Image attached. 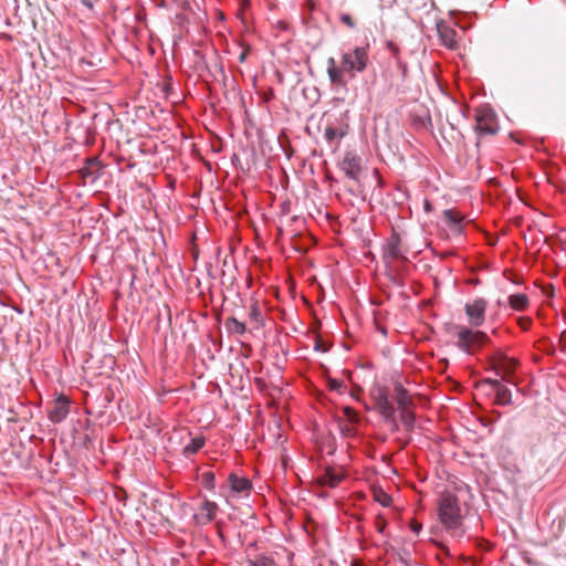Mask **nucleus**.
Here are the masks:
<instances>
[{"mask_svg":"<svg viewBox=\"0 0 566 566\" xmlns=\"http://www.w3.org/2000/svg\"><path fill=\"white\" fill-rule=\"evenodd\" d=\"M394 54H395V56H397V55H398V51H397V49H395Z\"/></svg>","mask_w":566,"mask_h":566,"instance_id":"nucleus-43","label":"nucleus"},{"mask_svg":"<svg viewBox=\"0 0 566 566\" xmlns=\"http://www.w3.org/2000/svg\"><path fill=\"white\" fill-rule=\"evenodd\" d=\"M248 52H249V49H244V50L241 51V53H240V55L238 57L240 63H244L245 62L247 56H248Z\"/></svg>","mask_w":566,"mask_h":566,"instance_id":"nucleus-37","label":"nucleus"},{"mask_svg":"<svg viewBox=\"0 0 566 566\" xmlns=\"http://www.w3.org/2000/svg\"><path fill=\"white\" fill-rule=\"evenodd\" d=\"M376 407L380 415L387 420L395 419V408L390 402L387 394L385 391H380L376 398Z\"/></svg>","mask_w":566,"mask_h":566,"instance_id":"nucleus-14","label":"nucleus"},{"mask_svg":"<svg viewBox=\"0 0 566 566\" xmlns=\"http://www.w3.org/2000/svg\"><path fill=\"white\" fill-rule=\"evenodd\" d=\"M218 505L205 499L199 509L198 512L193 514V518L198 525H207L210 522H212L217 515Z\"/></svg>","mask_w":566,"mask_h":566,"instance_id":"nucleus-10","label":"nucleus"},{"mask_svg":"<svg viewBox=\"0 0 566 566\" xmlns=\"http://www.w3.org/2000/svg\"><path fill=\"white\" fill-rule=\"evenodd\" d=\"M397 65L400 69L402 76L406 77L407 75V64L402 62L400 59L397 57Z\"/></svg>","mask_w":566,"mask_h":566,"instance_id":"nucleus-35","label":"nucleus"},{"mask_svg":"<svg viewBox=\"0 0 566 566\" xmlns=\"http://www.w3.org/2000/svg\"><path fill=\"white\" fill-rule=\"evenodd\" d=\"M420 530H421V525H420V524H415V525H412V531H413L415 533H417V534H418V533L420 532Z\"/></svg>","mask_w":566,"mask_h":566,"instance_id":"nucleus-39","label":"nucleus"},{"mask_svg":"<svg viewBox=\"0 0 566 566\" xmlns=\"http://www.w3.org/2000/svg\"><path fill=\"white\" fill-rule=\"evenodd\" d=\"M368 44L356 46L352 52L342 54L340 64L347 73H363L369 62Z\"/></svg>","mask_w":566,"mask_h":566,"instance_id":"nucleus-4","label":"nucleus"},{"mask_svg":"<svg viewBox=\"0 0 566 566\" xmlns=\"http://www.w3.org/2000/svg\"><path fill=\"white\" fill-rule=\"evenodd\" d=\"M339 19H340V21H342L344 24H346V25H347L348 28H350V29H354V28L356 27L355 21H354V20H353V18H352L349 14H347V13H343V14H340Z\"/></svg>","mask_w":566,"mask_h":566,"instance_id":"nucleus-31","label":"nucleus"},{"mask_svg":"<svg viewBox=\"0 0 566 566\" xmlns=\"http://www.w3.org/2000/svg\"><path fill=\"white\" fill-rule=\"evenodd\" d=\"M386 524H387V522H386V520L384 517L377 516L376 522H375V526H376V528H377V531L379 533H384Z\"/></svg>","mask_w":566,"mask_h":566,"instance_id":"nucleus-33","label":"nucleus"},{"mask_svg":"<svg viewBox=\"0 0 566 566\" xmlns=\"http://www.w3.org/2000/svg\"><path fill=\"white\" fill-rule=\"evenodd\" d=\"M249 566H276V564L269 556L258 555L254 559H249Z\"/></svg>","mask_w":566,"mask_h":566,"instance_id":"nucleus-26","label":"nucleus"},{"mask_svg":"<svg viewBox=\"0 0 566 566\" xmlns=\"http://www.w3.org/2000/svg\"><path fill=\"white\" fill-rule=\"evenodd\" d=\"M438 518L448 532L461 537L463 535V507L459 496L452 491L443 492L437 502Z\"/></svg>","mask_w":566,"mask_h":566,"instance_id":"nucleus-1","label":"nucleus"},{"mask_svg":"<svg viewBox=\"0 0 566 566\" xmlns=\"http://www.w3.org/2000/svg\"><path fill=\"white\" fill-rule=\"evenodd\" d=\"M356 423H352V422H348V421H345L343 418H337V426H338V429H339V432L340 434L344 437V438H353L356 436L357 433V430H356V427H355Z\"/></svg>","mask_w":566,"mask_h":566,"instance_id":"nucleus-21","label":"nucleus"},{"mask_svg":"<svg viewBox=\"0 0 566 566\" xmlns=\"http://www.w3.org/2000/svg\"><path fill=\"white\" fill-rule=\"evenodd\" d=\"M346 177L357 181L361 172V157L355 151H347L340 163Z\"/></svg>","mask_w":566,"mask_h":566,"instance_id":"nucleus-7","label":"nucleus"},{"mask_svg":"<svg viewBox=\"0 0 566 566\" xmlns=\"http://www.w3.org/2000/svg\"><path fill=\"white\" fill-rule=\"evenodd\" d=\"M251 319L255 321V322H261L262 321V314H261V310L260 307L258 306V304H253L251 307H250V313H249Z\"/></svg>","mask_w":566,"mask_h":566,"instance_id":"nucleus-30","label":"nucleus"},{"mask_svg":"<svg viewBox=\"0 0 566 566\" xmlns=\"http://www.w3.org/2000/svg\"><path fill=\"white\" fill-rule=\"evenodd\" d=\"M205 444L203 438H193L190 443L184 448V453L187 455L197 453Z\"/></svg>","mask_w":566,"mask_h":566,"instance_id":"nucleus-25","label":"nucleus"},{"mask_svg":"<svg viewBox=\"0 0 566 566\" xmlns=\"http://www.w3.org/2000/svg\"><path fill=\"white\" fill-rule=\"evenodd\" d=\"M424 207H426V210H429V209H430V205H429V202H428V201H426V206H424Z\"/></svg>","mask_w":566,"mask_h":566,"instance_id":"nucleus-41","label":"nucleus"},{"mask_svg":"<svg viewBox=\"0 0 566 566\" xmlns=\"http://www.w3.org/2000/svg\"><path fill=\"white\" fill-rule=\"evenodd\" d=\"M517 360L506 356L505 354L499 352L492 358V368L496 373L497 376H501L502 380L513 384L511 376L513 375Z\"/></svg>","mask_w":566,"mask_h":566,"instance_id":"nucleus-5","label":"nucleus"},{"mask_svg":"<svg viewBox=\"0 0 566 566\" xmlns=\"http://www.w3.org/2000/svg\"><path fill=\"white\" fill-rule=\"evenodd\" d=\"M375 499H376V501H377V502H379L382 506H389V505H390V503H391V497H390L387 493H385V492H382V491H380L379 493H376V494H375Z\"/></svg>","mask_w":566,"mask_h":566,"instance_id":"nucleus-29","label":"nucleus"},{"mask_svg":"<svg viewBox=\"0 0 566 566\" xmlns=\"http://www.w3.org/2000/svg\"><path fill=\"white\" fill-rule=\"evenodd\" d=\"M224 326L233 334L243 335L247 332L245 324L238 321L235 317H229L226 321Z\"/></svg>","mask_w":566,"mask_h":566,"instance_id":"nucleus-22","label":"nucleus"},{"mask_svg":"<svg viewBox=\"0 0 566 566\" xmlns=\"http://www.w3.org/2000/svg\"><path fill=\"white\" fill-rule=\"evenodd\" d=\"M443 217L453 231L459 233L462 231L463 216L460 212L448 209L443 211Z\"/></svg>","mask_w":566,"mask_h":566,"instance_id":"nucleus-19","label":"nucleus"},{"mask_svg":"<svg viewBox=\"0 0 566 566\" xmlns=\"http://www.w3.org/2000/svg\"><path fill=\"white\" fill-rule=\"evenodd\" d=\"M328 387H329L331 390L336 391L338 394H342L343 389L346 388L344 381L343 380H338V379H329L328 380Z\"/></svg>","mask_w":566,"mask_h":566,"instance_id":"nucleus-28","label":"nucleus"},{"mask_svg":"<svg viewBox=\"0 0 566 566\" xmlns=\"http://www.w3.org/2000/svg\"><path fill=\"white\" fill-rule=\"evenodd\" d=\"M549 296H553L554 295V286L553 285H549V293H548Z\"/></svg>","mask_w":566,"mask_h":566,"instance_id":"nucleus-40","label":"nucleus"},{"mask_svg":"<svg viewBox=\"0 0 566 566\" xmlns=\"http://www.w3.org/2000/svg\"><path fill=\"white\" fill-rule=\"evenodd\" d=\"M348 115L347 113H343L333 120L327 122L324 128V139L334 150H336L339 147L340 140L348 134Z\"/></svg>","mask_w":566,"mask_h":566,"instance_id":"nucleus-3","label":"nucleus"},{"mask_svg":"<svg viewBox=\"0 0 566 566\" xmlns=\"http://www.w3.org/2000/svg\"><path fill=\"white\" fill-rule=\"evenodd\" d=\"M475 130L479 134L494 135L497 133V124L494 115L491 112H480L475 118Z\"/></svg>","mask_w":566,"mask_h":566,"instance_id":"nucleus-9","label":"nucleus"},{"mask_svg":"<svg viewBox=\"0 0 566 566\" xmlns=\"http://www.w3.org/2000/svg\"><path fill=\"white\" fill-rule=\"evenodd\" d=\"M203 476H205L207 486L213 488V480H214L213 474L209 472V473H206Z\"/></svg>","mask_w":566,"mask_h":566,"instance_id":"nucleus-36","label":"nucleus"},{"mask_svg":"<svg viewBox=\"0 0 566 566\" xmlns=\"http://www.w3.org/2000/svg\"><path fill=\"white\" fill-rule=\"evenodd\" d=\"M503 380L502 379H496V378H486L485 379V382L488 385H490L494 390H497L499 388H501L503 386Z\"/></svg>","mask_w":566,"mask_h":566,"instance_id":"nucleus-32","label":"nucleus"},{"mask_svg":"<svg viewBox=\"0 0 566 566\" xmlns=\"http://www.w3.org/2000/svg\"><path fill=\"white\" fill-rule=\"evenodd\" d=\"M69 399L64 396L59 397L55 401L52 408L49 411V418L53 422H61L66 418V416L70 412L69 408Z\"/></svg>","mask_w":566,"mask_h":566,"instance_id":"nucleus-11","label":"nucleus"},{"mask_svg":"<svg viewBox=\"0 0 566 566\" xmlns=\"http://www.w3.org/2000/svg\"><path fill=\"white\" fill-rule=\"evenodd\" d=\"M531 323H532V321L530 317H521L518 321V324L523 329H528V327L531 326Z\"/></svg>","mask_w":566,"mask_h":566,"instance_id":"nucleus-34","label":"nucleus"},{"mask_svg":"<svg viewBox=\"0 0 566 566\" xmlns=\"http://www.w3.org/2000/svg\"><path fill=\"white\" fill-rule=\"evenodd\" d=\"M401 560H402V563H403L405 565L409 566V564H408V562H407L406 559H402V558H401Z\"/></svg>","mask_w":566,"mask_h":566,"instance_id":"nucleus-42","label":"nucleus"},{"mask_svg":"<svg viewBox=\"0 0 566 566\" xmlns=\"http://www.w3.org/2000/svg\"><path fill=\"white\" fill-rule=\"evenodd\" d=\"M343 415H344V420L345 421H348V422H352V423H357L358 422V415L357 412L352 408V407H344L343 408Z\"/></svg>","mask_w":566,"mask_h":566,"instance_id":"nucleus-27","label":"nucleus"},{"mask_svg":"<svg viewBox=\"0 0 566 566\" xmlns=\"http://www.w3.org/2000/svg\"><path fill=\"white\" fill-rule=\"evenodd\" d=\"M344 479V473L334 468H327L323 474L317 478V483L322 486L336 488Z\"/></svg>","mask_w":566,"mask_h":566,"instance_id":"nucleus-13","label":"nucleus"},{"mask_svg":"<svg viewBox=\"0 0 566 566\" xmlns=\"http://www.w3.org/2000/svg\"><path fill=\"white\" fill-rule=\"evenodd\" d=\"M496 394V402L500 405H510L512 402V395L511 390L506 386H502L497 390H495Z\"/></svg>","mask_w":566,"mask_h":566,"instance_id":"nucleus-24","label":"nucleus"},{"mask_svg":"<svg viewBox=\"0 0 566 566\" xmlns=\"http://www.w3.org/2000/svg\"><path fill=\"white\" fill-rule=\"evenodd\" d=\"M488 306V302L482 298H475L471 303H467L464 306V312L468 317V322L472 327H480L483 325L485 321V310Z\"/></svg>","mask_w":566,"mask_h":566,"instance_id":"nucleus-6","label":"nucleus"},{"mask_svg":"<svg viewBox=\"0 0 566 566\" xmlns=\"http://www.w3.org/2000/svg\"><path fill=\"white\" fill-rule=\"evenodd\" d=\"M453 337L457 338L455 345L467 354H472L475 349L482 347L488 342V336L481 331H474L469 326H454Z\"/></svg>","mask_w":566,"mask_h":566,"instance_id":"nucleus-2","label":"nucleus"},{"mask_svg":"<svg viewBox=\"0 0 566 566\" xmlns=\"http://www.w3.org/2000/svg\"><path fill=\"white\" fill-rule=\"evenodd\" d=\"M437 31L442 45L451 50L457 48V32L454 29L447 23L441 22L437 24Z\"/></svg>","mask_w":566,"mask_h":566,"instance_id":"nucleus-12","label":"nucleus"},{"mask_svg":"<svg viewBox=\"0 0 566 566\" xmlns=\"http://www.w3.org/2000/svg\"><path fill=\"white\" fill-rule=\"evenodd\" d=\"M510 306L516 311H523L528 306V297L526 294H512L509 297Z\"/></svg>","mask_w":566,"mask_h":566,"instance_id":"nucleus-20","label":"nucleus"},{"mask_svg":"<svg viewBox=\"0 0 566 566\" xmlns=\"http://www.w3.org/2000/svg\"><path fill=\"white\" fill-rule=\"evenodd\" d=\"M228 483H229L231 490L235 493L249 492L252 486L249 479H247L244 476H239L235 473H231L228 476Z\"/></svg>","mask_w":566,"mask_h":566,"instance_id":"nucleus-16","label":"nucleus"},{"mask_svg":"<svg viewBox=\"0 0 566 566\" xmlns=\"http://www.w3.org/2000/svg\"><path fill=\"white\" fill-rule=\"evenodd\" d=\"M345 73L347 72L343 70L342 64L339 66L336 65V61L334 57H329L327 60V75L332 84L345 85Z\"/></svg>","mask_w":566,"mask_h":566,"instance_id":"nucleus-15","label":"nucleus"},{"mask_svg":"<svg viewBox=\"0 0 566 566\" xmlns=\"http://www.w3.org/2000/svg\"><path fill=\"white\" fill-rule=\"evenodd\" d=\"M382 258L387 264L403 258L401 240L398 233L394 232L382 248Z\"/></svg>","mask_w":566,"mask_h":566,"instance_id":"nucleus-8","label":"nucleus"},{"mask_svg":"<svg viewBox=\"0 0 566 566\" xmlns=\"http://www.w3.org/2000/svg\"><path fill=\"white\" fill-rule=\"evenodd\" d=\"M102 166L97 159H87L86 166L81 169L83 178H90L95 181L99 177Z\"/></svg>","mask_w":566,"mask_h":566,"instance_id":"nucleus-18","label":"nucleus"},{"mask_svg":"<svg viewBox=\"0 0 566 566\" xmlns=\"http://www.w3.org/2000/svg\"><path fill=\"white\" fill-rule=\"evenodd\" d=\"M395 400L399 410L412 407L411 396L400 384L395 385Z\"/></svg>","mask_w":566,"mask_h":566,"instance_id":"nucleus-17","label":"nucleus"},{"mask_svg":"<svg viewBox=\"0 0 566 566\" xmlns=\"http://www.w3.org/2000/svg\"><path fill=\"white\" fill-rule=\"evenodd\" d=\"M98 0H81V2L87 7L88 9H93L94 4L97 2Z\"/></svg>","mask_w":566,"mask_h":566,"instance_id":"nucleus-38","label":"nucleus"},{"mask_svg":"<svg viewBox=\"0 0 566 566\" xmlns=\"http://www.w3.org/2000/svg\"><path fill=\"white\" fill-rule=\"evenodd\" d=\"M400 420L403 427L410 431L415 427V413L410 410V408L400 409Z\"/></svg>","mask_w":566,"mask_h":566,"instance_id":"nucleus-23","label":"nucleus"}]
</instances>
